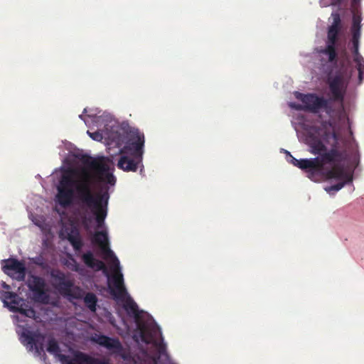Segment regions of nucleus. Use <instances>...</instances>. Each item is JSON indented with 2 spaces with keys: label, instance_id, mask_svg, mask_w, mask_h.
Listing matches in <instances>:
<instances>
[{
  "label": "nucleus",
  "instance_id": "nucleus-1",
  "mask_svg": "<svg viewBox=\"0 0 364 364\" xmlns=\"http://www.w3.org/2000/svg\"><path fill=\"white\" fill-rule=\"evenodd\" d=\"M82 164L85 168L82 169L79 180L73 179V176L76 173L73 168L63 173L59 181L56 199L62 207H69L73 203L75 189L78 200L90 209L95 217L97 226L101 227L107 215L109 194L108 189L103 192H92V181L95 178L98 181L114 186L117 181L116 177L112 173H109V166L105 162L104 156H87L83 159Z\"/></svg>",
  "mask_w": 364,
  "mask_h": 364
},
{
  "label": "nucleus",
  "instance_id": "nucleus-2",
  "mask_svg": "<svg viewBox=\"0 0 364 364\" xmlns=\"http://www.w3.org/2000/svg\"><path fill=\"white\" fill-rule=\"evenodd\" d=\"M108 138L115 146L120 147L122 154L117 166L124 171H136L141 160L144 146V135L139 129L116 130L109 133Z\"/></svg>",
  "mask_w": 364,
  "mask_h": 364
},
{
  "label": "nucleus",
  "instance_id": "nucleus-3",
  "mask_svg": "<svg viewBox=\"0 0 364 364\" xmlns=\"http://www.w3.org/2000/svg\"><path fill=\"white\" fill-rule=\"evenodd\" d=\"M311 152L318 154L316 159H319L320 169L313 173L312 181H318L323 176L326 171V164L335 161H342L343 154L337 149V135L333 132H324L321 138L312 137L309 141Z\"/></svg>",
  "mask_w": 364,
  "mask_h": 364
},
{
  "label": "nucleus",
  "instance_id": "nucleus-4",
  "mask_svg": "<svg viewBox=\"0 0 364 364\" xmlns=\"http://www.w3.org/2000/svg\"><path fill=\"white\" fill-rule=\"evenodd\" d=\"M92 241L100 247L104 258L112 259L113 264L115 266L113 274L108 279L109 293L115 299H124L127 294L124 279L119 269V262L112 250L109 248V237L106 231H97Z\"/></svg>",
  "mask_w": 364,
  "mask_h": 364
},
{
  "label": "nucleus",
  "instance_id": "nucleus-5",
  "mask_svg": "<svg viewBox=\"0 0 364 364\" xmlns=\"http://www.w3.org/2000/svg\"><path fill=\"white\" fill-rule=\"evenodd\" d=\"M124 309L128 315L132 316L134 318L141 341L145 343H149V342L153 341L158 331L156 324L152 321H144V320H142L141 317L142 311H140L136 303L132 298H128L124 303Z\"/></svg>",
  "mask_w": 364,
  "mask_h": 364
},
{
  "label": "nucleus",
  "instance_id": "nucleus-6",
  "mask_svg": "<svg viewBox=\"0 0 364 364\" xmlns=\"http://www.w3.org/2000/svg\"><path fill=\"white\" fill-rule=\"evenodd\" d=\"M294 97L302 102V105L301 104H291V107L296 109V110L318 113L321 109L328 110L330 108L328 99H326L323 96L316 95L315 93L304 94L296 91L294 92Z\"/></svg>",
  "mask_w": 364,
  "mask_h": 364
},
{
  "label": "nucleus",
  "instance_id": "nucleus-7",
  "mask_svg": "<svg viewBox=\"0 0 364 364\" xmlns=\"http://www.w3.org/2000/svg\"><path fill=\"white\" fill-rule=\"evenodd\" d=\"M341 161H334L331 163V168H326L323 176L326 178H335L339 180L340 182L331 186L326 188V191L331 192V191H339L343 188L346 183H351L353 181V176L351 173H348L345 171L343 166L340 165Z\"/></svg>",
  "mask_w": 364,
  "mask_h": 364
},
{
  "label": "nucleus",
  "instance_id": "nucleus-8",
  "mask_svg": "<svg viewBox=\"0 0 364 364\" xmlns=\"http://www.w3.org/2000/svg\"><path fill=\"white\" fill-rule=\"evenodd\" d=\"M326 83L331 93V100L343 104L348 87V82L342 73H336L334 76H328Z\"/></svg>",
  "mask_w": 364,
  "mask_h": 364
},
{
  "label": "nucleus",
  "instance_id": "nucleus-9",
  "mask_svg": "<svg viewBox=\"0 0 364 364\" xmlns=\"http://www.w3.org/2000/svg\"><path fill=\"white\" fill-rule=\"evenodd\" d=\"M26 284L29 290L33 293V299L36 302L49 303L50 296L45 279L36 276V274H28Z\"/></svg>",
  "mask_w": 364,
  "mask_h": 364
},
{
  "label": "nucleus",
  "instance_id": "nucleus-10",
  "mask_svg": "<svg viewBox=\"0 0 364 364\" xmlns=\"http://www.w3.org/2000/svg\"><path fill=\"white\" fill-rule=\"evenodd\" d=\"M47 351L57 356L63 364H92V360L83 353H76L74 358L60 353L59 344L55 338H50L47 344Z\"/></svg>",
  "mask_w": 364,
  "mask_h": 364
},
{
  "label": "nucleus",
  "instance_id": "nucleus-11",
  "mask_svg": "<svg viewBox=\"0 0 364 364\" xmlns=\"http://www.w3.org/2000/svg\"><path fill=\"white\" fill-rule=\"evenodd\" d=\"M1 269L3 272L11 277H14L18 281H24L26 275V267L24 262L18 261L17 259H3L1 261Z\"/></svg>",
  "mask_w": 364,
  "mask_h": 364
},
{
  "label": "nucleus",
  "instance_id": "nucleus-12",
  "mask_svg": "<svg viewBox=\"0 0 364 364\" xmlns=\"http://www.w3.org/2000/svg\"><path fill=\"white\" fill-rule=\"evenodd\" d=\"M20 338L23 344L28 347L31 350L34 348L38 353L44 350L45 336L43 334L23 328Z\"/></svg>",
  "mask_w": 364,
  "mask_h": 364
},
{
  "label": "nucleus",
  "instance_id": "nucleus-13",
  "mask_svg": "<svg viewBox=\"0 0 364 364\" xmlns=\"http://www.w3.org/2000/svg\"><path fill=\"white\" fill-rule=\"evenodd\" d=\"M54 288L58 290L59 293L64 296L72 295L73 281L68 279L66 274L60 269H53L50 272Z\"/></svg>",
  "mask_w": 364,
  "mask_h": 364
},
{
  "label": "nucleus",
  "instance_id": "nucleus-14",
  "mask_svg": "<svg viewBox=\"0 0 364 364\" xmlns=\"http://www.w3.org/2000/svg\"><path fill=\"white\" fill-rule=\"evenodd\" d=\"M290 158L291 163L302 169L307 173L308 178H313L314 171L320 169L321 165L319 164V159H297L291 156L289 151H287Z\"/></svg>",
  "mask_w": 364,
  "mask_h": 364
},
{
  "label": "nucleus",
  "instance_id": "nucleus-15",
  "mask_svg": "<svg viewBox=\"0 0 364 364\" xmlns=\"http://www.w3.org/2000/svg\"><path fill=\"white\" fill-rule=\"evenodd\" d=\"M82 259L84 264L90 269L95 270H107L106 264L104 262L100 261V259H95L90 250L82 255Z\"/></svg>",
  "mask_w": 364,
  "mask_h": 364
},
{
  "label": "nucleus",
  "instance_id": "nucleus-16",
  "mask_svg": "<svg viewBox=\"0 0 364 364\" xmlns=\"http://www.w3.org/2000/svg\"><path fill=\"white\" fill-rule=\"evenodd\" d=\"M93 341L108 349H121L122 347L117 338H109V336H103V334L95 336Z\"/></svg>",
  "mask_w": 364,
  "mask_h": 364
},
{
  "label": "nucleus",
  "instance_id": "nucleus-17",
  "mask_svg": "<svg viewBox=\"0 0 364 364\" xmlns=\"http://www.w3.org/2000/svg\"><path fill=\"white\" fill-rule=\"evenodd\" d=\"M317 53L319 55H326L327 57L326 61L328 63H337L338 62L337 48H333L327 41L324 48H317Z\"/></svg>",
  "mask_w": 364,
  "mask_h": 364
},
{
  "label": "nucleus",
  "instance_id": "nucleus-18",
  "mask_svg": "<svg viewBox=\"0 0 364 364\" xmlns=\"http://www.w3.org/2000/svg\"><path fill=\"white\" fill-rule=\"evenodd\" d=\"M11 308L14 312H18L26 317L33 318L34 319L36 318V311L35 309L26 304L24 300L21 299V298L18 306H11Z\"/></svg>",
  "mask_w": 364,
  "mask_h": 364
},
{
  "label": "nucleus",
  "instance_id": "nucleus-19",
  "mask_svg": "<svg viewBox=\"0 0 364 364\" xmlns=\"http://www.w3.org/2000/svg\"><path fill=\"white\" fill-rule=\"evenodd\" d=\"M68 240L75 250H80L83 246V242L80 237L79 231H72L68 235Z\"/></svg>",
  "mask_w": 364,
  "mask_h": 364
},
{
  "label": "nucleus",
  "instance_id": "nucleus-20",
  "mask_svg": "<svg viewBox=\"0 0 364 364\" xmlns=\"http://www.w3.org/2000/svg\"><path fill=\"white\" fill-rule=\"evenodd\" d=\"M97 296L92 292H88L86 294L84 298V303L92 312H95L97 306Z\"/></svg>",
  "mask_w": 364,
  "mask_h": 364
},
{
  "label": "nucleus",
  "instance_id": "nucleus-21",
  "mask_svg": "<svg viewBox=\"0 0 364 364\" xmlns=\"http://www.w3.org/2000/svg\"><path fill=\"white\" fill-rule=\"evenodd\" d=\"M158 328V331L155 336H154L153 340L150 342V343H153L154 346H155L157 349L158 352L160 355H168L166 353V346L165 343H164L163 341H157L156 338L159 336V335H161L160 327L156 326Z\"/></svg>",
  "mask_w": 364,
  "mask_h": 364
},
{
  "label": "nucleus",
  "instance_id": "nucleus-22",
  "mask_svg": "<svg viewBox=\"0 0 364 364\" xmlns=\"http://www.w3.org/2000/svg\"><path fill=\"white\" fill-rule=\"evenodd\" d=\"M338 31L334 26H329L328 28L327 41L333 46L336 47L338 41Z\"/></svg>",
  "mask_w": 364,
  "mask_h": 364
},
{
  "label": "nucleus",
  "instance_id": "nucleus-23",
  "mask_svg": "<svg viewBox=\"0 0 364 364\" xmlns=\"http://www.w3.org/2000/svg\"><path fill=\"white\" fill-rule=\"evenodd\" d=\"M4 303H7V300H10L11 306L10 309H11V306H18L20 303V298L16 294V293L14 292H9V291H7L6 292L4 293Z\"/></svg>",
  "mask_w": 364,
  "mask_h": 364
},
{
  "label": "nucleus",
  "instance_id": "nucleus-24",
  "mask_svg": "<svg viewBox=\"0 0 364 364\" xmlns=\"http://www.w3.org/2000/svg\"><path fill=\"white\" fill-rule=\"evenodd\" d=\"M360 37V31L355 29V31L352 33V43H353V54L355 53L359 50V39Z\"/></svg>",
  "mask_w": 364,
  "mask_h": 364
},
{
  "label": "nucleus",
  "instance_id": "nucleus-25",
  "mask_svg": "<svg viewBox=\"0 0 364 364\" xmlns=\"http://www.w3.org/2000/svg\"><path fill=\"white\" fill-rule=\"evenodd\" d=\"M333 23L331 26H334V28L336 29L338 32L341 31V16L338 13H333Z\"/></svg>",
  "mask_w": 364,
  "mask_h": 364
},
{
  "label": "nucleus",
  "instance_id": "nucleus-26",
  "mask_svg": "<svg viewBox=\"0 0 364 364\" xmlns=\"http://www.w3.org/2000/svg\"><path fill=\"white\" fill-rule=\"evenodd\" d=\"M360 21L361 18L360 16H355V15L353 16L352 32L355 31L356 29H358V31H360Z\"/></svg>",
  "mask_w": 364,
  "mask_h": 364
},
{
  "label": "nucleus",
  "instance_id": "nucleus-27",
  "mask_svg": "<svg viewBox=\"0 0 364 364\" xmlns=\"http://www.w3.org/2000/svg\"><path fill=\"white\" fill-rule=\"evenodd\" d=\"M353 60L356 64V68H359V65H361V63H364V58L360 54L359 50L353 54Z\"/></svg>",
  "mask_w": 364,
  "mask_h": 364
},
{
  "label": "nucleus",
  "instance_id": "nucleus-28",
  "mask_svg": "<svg viewBox=\"0 0 364 364\" xmlns=\"http://www.w3.org/2000/svg\"><path fill=\"white\" fill-rule=\"evenodd\" d=\"M87 134L92 139L97 140V141H100L103 138L102 134L100 132H90L88 130Z\"/></svg>",
  "mask_w": 364,
  "mask_h": 364
},
{
  "label": "nucleus",
  "instance_id": "nucleus-29",
  "mask_svg": "<svg viewBox=\"0 0 364 364\" xmlns=\"http://www.w3.org/2000/svg\"><path fill=\"white\" fill-rule=\"evenodd\" d=\"M357 70L358 71V80L361 82L364 77V63H361V65H358Z\"/></svg>",
  "mask_w": 364,
  "mask_h": 364
},
{
  "label": "nucleus",
  "instance_id": "nucleus-30",
  "mask_svg": "<svg viewBox=\"0 0 364 364\" xmlns=\"http://www.w3.org/2000/svg\"><path fill=\"white\" fill-rule=\"evenodd\" d=\"M85 113H87V108H85V109H83V111H82V114H80V115L79 116V117H80V119H82V120H85V118H84L83 114H85Z\"/></svg>",
  "mask_w": 364,
  "mask_h": 364
},
{
  "label": "nucleus",
  "instance_id": "nucleus-31",
  "mask_svg": "<svg viewBox=\"0 0 364 364\" xmlns=\"http://www.w3.org/2000/svg\"><path fill=\"white\" fill-rule=\"evenodd\" d=\"M160 357H158L157 358H155V363H157V360Z\"/></svg>",
  "mask_w": 364,
  "mask_h": 364
},
{
  "label": "nucleus",
  "instance_id": "nucleus-32",
  "mask_svg": "<svg viewBox=\"0 0 364 364\" xmlns=\"http://www.w3.org/2000/svg\"><path fill=\"white\" fill-rule=\"evenodd\" d=\"M86 221H87V219L85 218V220L83 221V223L85 224V225L86 224Z\"/></svg>",
  "mask_w": 364,
  "mask_h": 364
},
{
  "label": "nucleus",
  "instance_id": "nucleus-33",
  "mask_svg": "<svg viewBox=\"0 0 364 364\" xmlns=\"http://www.w3.org/2000/svg\"><path fill=\"white\" fill-rule=\"evenodd\" d=\"M356 0H353V2H355Z\"/></svg>",
  "mask_w": 364,
  "mask_h": 364
}]
</instances>
